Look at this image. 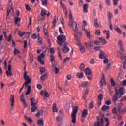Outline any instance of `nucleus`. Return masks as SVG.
Segmentation results:
<instances>
[{
    "instance_id": "obj_1",
    "label": "nucleus",
    "mask_w": 126,
    "mask_h": 126,
    "mask_svg": "<svg viewBox=\"0 0 126 126\" xmlns=\"http://www.w3.org/2000/svg\"><path fill=\"white\" fill-rule=\"evenodd\" d=\"M77 111H78V107L74 106L73 108V111L71 114L72 124L76 123V114H77Z\"/></svg>"
},
{
    "instance_id": "obj_2",
    "label": "nucleus",
    "mask_w": 126,
    "mask_h": 126,
    "mask_svg": "<svg viewBox=\"0 0 126 126\" xmlns=\"http://www.w3.org/2000/svg\"><path fill=\"white\" fill-rule=\"evenodd\" d=\"M69 26L72 28L73 30L75 32V33H77L78 32V29H77V24L74 20H71L69 22Z\"/></svg>"
},
{
    "instance_id": "obj_3",
    "label": "nucleus",
    "mask_w": 126,
    "mask_h": 126,
    "mask_svg": "<svg viewBox=\"0 0 126 126\" xmlns=\"http://www.w3.org/2000/svg\"><path fill=\"white\" fill-rule=\"evenodd\" d=\"M58 43L59 45H63V43H64L66 40V38H65V35H60L57 37Z\"/></svg>"
},
{
    "instance_id": "obj_4",
    "label": "nucleus",
    "mask_w": 126,
    "mask_h": 126,
    "mask_svg": "<svg viewBox=\"0 0 126 126\" xmlns=\"http://www.w3.org/2000/svg\"><path fill=\"white\" fill-rule=\"evenodd\" d=\"M24 78L25 80H27V82H25L26 86H27V85L32 81V79L31 78H29V76L27 75V71H25L24 73Z\"/></svg>"
},
{
    "instance_id": "obj_5",
    "label": "nucleus",
    "mask_w": 126,
    "mask_h": 126,
    "mask_svg": "<svg viewBox=\"0 0 126 126\" xmlns=\"http://www.w3.org/2000/svg\"><path fill=\"white\" fill-rule=\"evenodd\" d=\"M24 78L25 80H27V82H25L26 86H27V85L32 81V79L31 78H29V76L27 75V71H25L24 73Z\"/></svg>"
},
{
    "instance_id": "obj_6",
    "label": "nucleus",
    "mask_w": 126,
    "mask_h": 126,
    "mask_svg": "<svg viewBox=\"0 0 126 126\" xmlns=\"http://www.w3.org/2000/svg\"><path fill=\"white\" fill-rule=\"evenodd\" d=\"M60 5L62 8H63V11L64 12L65 16L67 17L68 15V13L67 12V9H66V7L64 5L63 3V0H61L60 1Z\"/></svg>"
},
{
    "instance_id": "obj_7",
    "label": "nucleus",
    "mask_w": 126,
    "mask_h": 126,
    "mask_svg": "<svg viewBox=\"0 0 126 126\" xmlns=\"http://www.w3.org/2000/svg\"><path fill=\"white\" fill-rule=\"evenodd\" d=\"M116 95H124V88L120 87L119 89H115Z\"/></svg>"
},
{
    "instance_id": "obj_8",
    "label": "nucleus",
    "mask_w": 126,
    "mask_h": 126,
    "mask_svg": "<svg viewBox=\"0 0 126 126\" xmlns=\"http://www.w3.org/2000/svg\"><path fill=\"white\" fill-rule=\"evenodd\" d=\"M43 32L44 33L45 37V38H46V39L49 44V46H51V40H50V38H49L48 37V30L44 28Z\"/></svg>"
},
{
    "instance_id": "obj_9",
    "label": "nucleus",
    "mask_w": 126,
    "mask_h": 126,
    "mask_svg": "<svg viewBox=\"0 0 126 126\" xmlns=\"http://www.w3.org/2000/svg\"><path fill=\"white\" fill-rule=\"evenodd\" d=\"M44 58H45V54L42 53L38 57V60L40 62L41 64H44Z\"/></svg>"
},
{
    "instance_id": "obj_10",
    "label": "nucleus",
    "mask_w": 126,
    "mask_h": 126,
    "mask_svg": "<svg viewBox=\"0 0 126 126\" xmlns=\"http://www.w3.org/2000/svg\"><path fill=\"white\" fill-rule=\"evenodd\" d=\"M108 57V55H107V54L105 53V51L101 50L100 51V54H99V58L100 59H105Z\"/></svg>"
},
{
    "instance_id": "obj_11",
    "label": "nucleus",
    "mask_w": 126,
    "mask_h": 126,
    "mask_svg": "<svg viewBox=\"0 0 126 126\" xmlns=\"http://www.w3.org/2000/svg\"><path fill=\"white\" fill-rule=\"evenodd\" d=\"M82 30H84V31H85L87 38H88L89 39H90V38H91L90 31L89 30H85V26H83L82 27Z\"/></svg>"
},
{
    "instance_id": "obj_12",
    "label": "nucleus",
    "mask_w": 126,
    "mask_h": 126,
    "mask_svg": "<svg viewBox=\"0 0 126 126\" xmlns=\"http://www.w3.org/2000/svg\"><path fill=\"white\" fill-rule=\"evenodd\" d=\"M85 46L87 48V49H88L89 50H90L91 49V47H93V42L90 41L88 42H85Z\"/></svg>"
},
{
    "instance_id": "obj_13",
    "label": "nucleus",
    "mask_w": 126,
    "mask_h": 126,
    "mask_svg": "<svg viewBox=\"0 0 126 126\" xmlns=\"http://www.w3.org/2000/svg\"><path fill=\"white\" fill-rule=\"evenodd\" d=\"M6 73L7 74V76L9 77L12 75V73H11V65H9L8 66V70L6 71Z\"/></svg>"
},
{
    "instance_id": "obj_14",
    "label": "nucleus",
    "mask_w": 126,
    "mask_h": 126,
    "mask_svg": "<svg viewBox=\"0 0 126 126\" xmlns=\"http://www.w3.org/2000/svg\"><path fill=\"white\" fill-rule=\"evenodd\" d=\"M94 126H104V120L101 119V121H97L94 124Z\"/></svg>"
},
{
    "instance_id": "obj_15",
    "label": "nucleus",
    "mask_w": 126,
    "mask_h": 126,
    "mask_svg": "<svg viewBox=\"0 0 126 126\" xmlns=\"http://www.w3.org/2000/svg\"><path fill=\"white\" fill-rule=\"evenodd\" d=\"M98 39L100 43H102V45H106L108 43V41L103 37H98Z\"/></svg>"
},
{
    "instance_id": "obj_16",
    "label": "nucleus",
    "mask_w": 126,
    "mask_h": 126,
    "mask_svg": "<svg viewBox=\"0 0 126 126\" xmlns=\"http://www.w3.org/2000/svg\"><path fill=\"white\" fill-rule=\"evenodd\" d=\"M41 96H43L44 97H47V98H48V97H49L50 96L49 95V93H48V92H47V91H41Z\"/></svg>"
},
{
    "instance_id": "obj_17",
    "label": "nucleus",
    "mask_w": 126,
    "mask_h": 126,
    "mask_svg": "<svg viewBox=\"0 0 126 126\" xmlns=\"http://www.w3.org/2000/svg\"><path fill=\"white\" fill-rule=\"evenodd\" d=\"M10 101L11 103V107L14 106V95H11L10 97Z\"/></svg>"
},
{
    "instance_id": "obj_18",
    "label": "nucleus",
    "mask_w": 126,
    "mask_h": 126,
    "mask_svg": "<svg viewBox=\"0 0 126 126\" xmlns=\"http://www.w3.org/2000/svg\"><path fill=\"white\" fill-rule=\"evenodd\" d=\"M62 51L64 54H66V53H68V52H69V48L67 46H64L62 48Z\"/></svg>"
},
{
    "instance_id": "obj_19",
    "label": "nucleus",
    "mask_w": 126,
    "mask_h": 126,
    "mask_svg": "<svg viewBox=\"0 0 126 126\" xmlns=\"http://www.w3.org/2000/svg\"><path fill=\"white\" fill-rule=\"evenodd\" d=\"M106 84V80H105V77L104 76L101 78L100 80V87H103V85Z\"/></svg>"
},
{
    "instance_id": "obj_20",
    "label": "nucleus",
    "mask_w": 126,
    "mask_h": 126,
    "mask_svg": "<svg viewBox=\"0 0 126 126\" xmlns=\"http://www.w3.org/2000/svg\"><path fill=\"white\" fill-rule=\"evenodd\" d=\"M114 30H115L116 32H117V33H118V34H119L120 35H122V34H123V32L122 31V30H121L120 28L118 27H115Z\"/></svg>"
},
{
    "instance_id": "obj_21",
    "label": "nucleus",
    "mask_w": 126,
    "mask_h": 126,
    "mask_svg": "<svg viewBox=\"0 0 126 126\" xmlns=\"http://www.w3.org/2000/svg\"><path fill=\"white\" fill-rule=\"evenodd\" d=\"M103 34H105L106 35V39L109 40L110 39V31L104 30L103 31Z\"/></svg>"
},
{
    "instance_id": "obj_22",
    "label": "nucleus",
    "mask_w": 126,
    "mask_h": 126,
    "mask_svg": "<svg viewBox=\"0 0 126 126\" xmlns=\"http://www.w3.org/2000/svg\"><path fill=\"white\" fill-rule=\"evenodd\" d=\"M88 4H85L83 6V10L85 13L88 12Z\"/></svg>"
},
{
    "instance_id": "obj_23",
    "label": "nucleus",
    "mask_w": 126,
    "mask_h": 126,
    "mask_svg": "<svg viewBox=\"0 0 126 126\" xmlns=\"http://www.w3.org/2000/svg\"><path fill=\"white\" fill-rule=\"evenodd\" d=\"M52 110L54 113H58V111H59V110L58 109V108H57V104L56 103H54L53 104Z\"/></svg>"
},
{
    "instance_id": "obj_24",
    "label": "nucleus",
    "mask_w": 126,
    "mask_h": 126,
    "mask_svg": "<svg viewBox=\"0 0 126 126\" xmlns=\"http://www.w3.org/2000/svg\"><path fill=\"white\" fill-rule=\"evenodd\" d=\"M31 101V105H37V104H38V101H37L35 98H32Z\"/></svg>"
},
{
    "instance_id": "obj_25",
    "label": "nucleus",
    "mask_w": 126,
    "mask_h": 126,
    "mask_svg": "<svg viewBox=\"0 0 126 126\" xmlns=\"http://www.w3.org/2000/svg\"><path fill=\"white\" fill-rule=\"evenodd\" d=\"M84 76V75L83 74V72H78L76 74V77L77 78L81 79L83 78V77Z\"/></svg>"
},
{
    "instance_id": "obj_26",
    "label": "nucleus",
    "mask_w": 126,
    "mask_h": 126,
    "mask_svg": "<svg viewBox=\"0 0 126 126\" xmlns=\"http://www.w3.org/2000/svg\"><path fill=\"white\" fill-rule=\"evenodd\" d=\"M48 77V74H45L43 75H42L40 77V80L41 81H44V80H46Z\"/></svg>"
},
{
    "instance_id": "obj_27",
    "label": "nucleus",
    "mask_w": 126,
    "mask_h": 126,
    "mask_svg": "<svg viewBox=\"0 0 126 126\" xmlns=\"http://www.w3.org/2000/svg\"><path fill=\"white\" fill-rule=\"evenodd\" d=\"M86 116H87V110L84 109L82 111V118H86Z\"/></svg>"
},
{
    "instance_id": "obj_28",
    "label": "nucleus",
    "mask_w": 126,
    "mask_h": 126,
    "mask_svg": "<svg viewBox=\"0 0 126 126\" xmlns=\"http://www.w3.org/2000/svg\"><path fill=\"white\" fill-rule=\"evenodd\" d=\"M82 86L83 87H88L90 86V84L88 82H83L82 83Z\"/></svg>"
},
{
    "instance_id": "obj_29",
    "label": "nucleus",
    "mask_w": 126,
    "mask_h": 126,
    "mask_svg": "<svg viewBox=\"0 0 126 126\" xmlns=\"http://www.w3.org/2000/svg\"><path fill=\"white\" fill-rule=\"evenodd\" d=\"M13 12V8L12 6L9 7L7 9V15Z\"/></svg>"
},
{
    "instance_id": "obj_30",
    "label": "nucleus",
    "mask_w": 126,
    "mask_h": 126,
    "mask_svg": "<svg viewBox=\"0 0 126 126\" xmlns=\"http://www.w3.org/2000/svg\"><path fill=\"white\" fill-rule=\"evenodd\" d=\"M37 125L38 126H44V120L42 119L38 120L37 121Z\"/></svg>"
},
{
    "instance_id": "obj_31",
    "label": "nucleus",
    "mask_w": 126,
    "mask_h": 126,
    "mask_svg": "<svg viewBox=\"0 0 126 126\" xmlns=\"http://www.w3.org/2000/svg\"><path fill=\"white\" fill-rule=\"evenodd\" d=\"M94 23L96 28H98V27H99V24L98 23V19H97V18H95L94 19Z\"/></svg>"
},
{
    "instance_id": "obj_32",
    "label": "nucleus",
    "mask_w": 126,
    "mask_h": 126,
    "mask_svg": "<svg viewBox=\"0 0 126 126\" xmlns=\"http://www.w3.org/2000/svg\"><path fill=\"white\" fill-rule=\"evenodd\" d=\"M32 108H31V112H34L37 110V106L35 104H31Z\"/></svg>"
},
{
    "instance_id": "obj_33",
    "label": "nucleus",
    "mask_w": 126,
    "mask_h": 126,
    "mask_svg": "<svg viewBox=\"0 0 126 126\" xmlns=\"http://www.w3.org/2000/svg\"><path fill=\"white\" fill-rule=\"evenodd\" d=\"M47 11L45 9H42L41 11V15L42 17H45L47 15Z\"/></svg>"
},
{
    "instance_id": "obj_34",
    "label": "nucleus",
    "mask_w": 126,
    "mask_h": 126,
    "mask_svg": "<svg viewBox=\"0 0 126 126\" xmlns=\"http://www.w3.org/2000/svg\"><path fill=\"white\" fill-rule=\"evenodd\" d=\"M58 17H57L56 16H55L54 18V20L52 24V25L53 27L56 26V24L58 22Z\"/></svg>"
},
{
    "instance_id": "obj_35",
    "label": "nucleus",
    "mask_w": 126,
    "mask_h": 126,
    "mask_svg": "<svg viewBox=\"0 0 126 126\" xmlns=\"http://www.w3.org/2000/svg\"><path fill=\"white\" fill-rule=\"evenodd\" d=\"M20 54V50H18L17 48H14V54L15 56H17Z\"/></svg>"
},
{
    "instance_id": "obj_36",
    "label": "nucleus",
    "mask_w": 126,
    "mask_h": 126,
    "mask_svg": "<svg viewBox=\"0 0 126 126\" xmlns=\"http://www.w3.org/2000/svg\"><path fill=\"white\" fill-rule=\"evenodd\" d=\"M50 61L52 63V64H56V63H55V56H54V55H50Z\"/></svg>"
},
{
    "instance_id": "obj_37",
    "label": "nucleus",
    "mask_w": 126,
    "mask_h": 126,
    "mask_svg": "<svg viewBox=\"0 0 126 126\" xmlns=\"http://www.w3.org/2000/svg\"><path fill=\"white\" fill-rule=\"evenodd\" d=\"M39 70L40 71L41 74H43L44 73H45L46 72V69H45V68H44L43 67H40L39 68Z\"/></svg>"
},
{
    "instance_id": "obj_38",
    "label": "nucleus",
    "mask_w": 126,
    "mask_h": 126,
    "mask_svg": "<svg viewBox=\"0 0 126 126\" xmlns=\"http://www.w3.org/2000/svg\"><path fill=\"white\" fill-rule=\"evenodd\" d=\"M75 38L76 40V44L78 45V46H80L81 44H80V38H78L77 36H75Z\"/></svg>"
},
{
    "instance_id": "obj_39",
    "label": "nucleus",
    "mask_w": 126,
    "mask_h": 126,
    "mask_svg": "<svg viewBox=\"0 0 126 126\" xmlns=\"http://www.w3.org/2000/svg\"><path fill=\"white\" fill-rule=\"evenodd\" d=\"M108 110H110V106L104 105L102 108V111H108Z\"/></svg>"
},
{
    "instance_id": "obj_40",
    "label": "nucleus",
    "mask_w": 126,
    "mask_h": 126,
    "mask_svg": "<svg viewBox=\"0 0 126 126\" xmlns=\"http://www.w3.org/2000/svg\"><path fill=\"white\" fill-rule=\"evenodd\" d=\"M25 119L28 121V122H29V123H30V124H32V123H33V120L32 119V118H31V117L28 118L27 117V116H25Z\"/></svg>"
},
{
    "instance_id": "obj_41",
    "label": "nucleus",
    "mask_w": 126,
    "mask_h": 126,
    "mask_svg": "<svg viewBox=\"0 0 126 126\" xmlns=\"http://www.w3.org/2000/svg\"><path fill=\"white\" fill-rule=\"evenodd\" d=\"M52 66L54 67L55 69V74H58L60 70L56 67V64H52Z\"/></svg>"
},
{
    "instance_id": "obj_42",
    "label": "nucleus",
    "mask_w": 126,
    "mask_h": 126,
    "mask_svg": "<svg viewBox=\"0 0 126 126\" xmlns=\"http://www.w3.org/2000/svg\"><path fill=\"white\" fill-rule=\"evenodd\" d=\"M27 87H28V90L27 91V92L26 93V95H28V94H29V93H30L31 91V86H30V85H27Z\"/></svg>"
},
{
    "instance_id": "obj_43",
    "label": "nucleus",
    "mask_w": 126,
    "mask_h": 126,
    "mask_svg": "<svg viewBox=\"0 0 126 126\" xmlns=\"http://www.w3.org/2000/svg\"><path fill=\"white\" fill-rule=\"evenodd\" d=\"M85 72L86 74H88V75H90V74H91V70H90V69H89V68H87Z\"/></svg>"
},
{
    "instance_id": "obj_44",
    "label": "nucleus",
    "mask_w": 126,
    "mask_h": 126,
    "mask_svg": "<svg viewBox=\"0 0 126 126\" xmlns=\"http://www.w3.org/2000/svg\"><path fill=\"white\" fill-rule=\"evenodd\" d=\"M107 14H108V18L109 19V21H110L111 20V19H112V18L113 17V14L112 13H111V12L108 11L107 12Z\"/></svg>"
},
{
    "instance_id": "obj_45",
    "label": "nucleus",
    "mask_w": 126,
    "mask_h": 126,
    "mask_svg": "<svg viewBox=\"0 0 126 126\" xmlns=\"http://www.w3.org/2000/svg\"><path fill=\"white\" fill-rule=\"evenodd\" d=\"M80 50L81 53H85V47L84 46H80Z\"/></svg>"
},
{
    "instance_id": "obj_46",
    "label": "nucleus",
    "mask_w": 126,
    "mask_h": 126,
    "mask_svg": "<svg viewBox=\"0 0 126 126\" xmlns=\"http://www.w3.org/2000/svg\"><path fill=\"white\" fill-rule=\"evenodd\" d=\"M117 96H118V95L116 94L115 95L113 96L112 97V100L113 101H114V103H116V102L118 101V97Z\"/></svg>"
},
{
    "instance_id": "obj_47",
    "label": "nucleus",
    "mask_w": 126,
    "mask_h": 126,
    "mask_svg": "<svg viewBox=\"0 0 126 126\" xmlns=\"http://www.w3.org/2000/svg\"><path fill=\"white\" fill-rule=\"evenodd\" d=\"M85 68V65H84V63H81L80 65V69L81 70H84Z\"/></svg>"
},
{
    "instance_id": "obj_48",
    "label": "nucleus",
    "mask_w": 126,
    "mask_h": 126,
    "mask_svg": "<svg viewBox=\"0 0 126 126\" xmlns=\"http://www.w3.org/2000/svg\"><path fill=\"white\" fill-rule=\"evenodd\" d=\"M20 100L22 102H25V100H24V94H22L20 96Z\"/></svg>"
},
{
    "instance_id": "obj_49",
    "label": "nucleus",
    "mask_w": 126,
    "mask_h": 126,
    "mask_svg": "<svg viewBox=\"0 0 126 126\" xmlns=\"http://www.w3.org/2000/svg\"><path fill=\"white\" fill-rule=\"evenodd\" d=\"M103 98H104V96L102 94H100L98 95V101H102L103 100Z\"/></svg>"
},
{
    "instance_id": "obj_50",
    "label": "nucleus",
    "mask_w": 126,
    "mask_h": 126,
    "mask_svg": "<svg viewBox=\"0 0 126 126\" xmlns=\"http://www.w3.org/2000/svg\"><path fill=\"white\" fill-rule=\"evenodd\" d=\"M21 20L20 18L16 17L15 18V24H17L18 22H19Z\"/></svg>"
},
{
    "instance_id": "obj_51",
    "label": "nucleus",
    "mask_w": 126,
    "mask_h": 126,
    "mask_svg": "<svg viewBox=\"0 0 126 126\" xmlns=\"http://www.w3.org/2000/svg\"><path fill=\"white\" fill-rule=\"evenodd\" d=\"M41 1L42 2L43 5H47V4H48V0H41Z\"/></svg>"
},
{
    "instance_id": "obj_52",
    "label": "nucleus",
    "mask_w": 126,
    "mask_h": 126,
    "mask_svg": "<svg viewBox=\"0 0 126 126\" xmlns=\"http://www.w3.org/2000/svg\"><path fill=\"white\" fill-rule=\"evenodd\" d=\"M121 84L123 86H126V80H124L123 81H121Z\"/></svg>"
},
{
    "instance_id": "obj_53",
    "label": "nucleus",
    "mask_w": 126,
    "mask_h": 126,
    "mask_svg": "<svg viewBox=\"0 0 126 126\" xmlns=\"http://www.w3.org/2000/svg\"><path fill=\"white\" fill-rule=\"evenodd\" d=\"M95 34L97 35V36H100L101 35V31H100V30H97L95 31Z\"/></svg>"
},
{
    "instance_id": "obj_54",
    "label": "nucleus",
    "mask_w": 126,
    "mask_h": 126,
    "mask_svg": "<svg viewBox=\"0 0 126 126\" xmlns=\"http://www.w3.org/2000/svg\"><path fill=\"white\" fill-rule=\"evenodd\" d=\"M30 58L31 60V63H32L34 61V57H33V55L30 54Z\"/></svg>"
},
{
    "instance_id": "obj_55",
    "label": "nucleus",
    "mask_w": 126,
    "mask_h": 126,
    "mask_svg": "<svg viewBox=\"0 0 126 126\" xmlns=\"http://www.w3.org/2000/svg\"><path fill=\"white\" fill-rule=\"evenodd\" d=\"M41 115H43V111L41 110L38 113L36 114V116L38 117H40Z\"/></svg>"
},
{
    "instance_id": "obj_56",
    "label": "nucleus",
    "mask_w": 126,
    "mask_h": 126,
    "mask_svg": "<svg viewBox=\"0 0 126 126\" xmlns=\"http://www.w3.org/2000/svg\"><path fill=\"white\" fill-rule=\"evenodd\" d=\"M110 82L112 86H115V85H116V83L114 81V79L112 78L110 79Z\"/></svg>"
},
{
    "instance_id": "obj_57",
    "label": "nucleus",
    "mask_w": 126,
    "mask_h": 126,
    "mask_svg": "<svg viewBox=\"0 0 126 126\" xmlns=\"http://www.w3.org/2000/svg\"><path fill=\"white\" fill-rule=\"evenodd\" d=\"M88 94V91H86L85 93L83 94V98L84 99H86V95Z\"/></svg>"
},
{
    "instance_id": "obj_58",
    "label": "nucleus",
    "mask_w": 126,
    "mask_h": 126,
    "mask_svg": "<svg viewBox=\"0 0 126 126\" xmlns=\"http://www.w3.org/2000/svg\"><path fill=\"white\" fill-rule=\"evenodd\" d=\"M94 105V102H93V101L91 102V103L89 104V108L93 109Z\"/></svg>"
},
{
    "instance_id": "obj_59",
    "label": "nucleus",
    "mask_w": 126,
    "mask_h": 126,
    "mask_svg": "<svg viewBox=\"0 0 126 126\" xmlns=\"http://www.w3.org/2000/svg\"><path fill=\"white\" fill-rule=\"evenodd\" d=\"M73 16H72V13H71V12H70L69 13V21H71V20H73V19L72 18Z\"/></svg>"
},
{
    "instance_id": "obj_60",
    "label": "nucleus",
    "mask_w": 126,
    "mask_h": 126,
    "mask_svg": "<svg viewBox=\"0 0 126 126\" xmlns=\"http://www.w3.org/2000/svg\"><path fill=\"white\" fill-rule=\"evenodd\" d=\"M25 34V32H18V35H19L20 37H22Z\"/></svg>"
},
{
    "instance_id": "obj_61",
    "label": "nucleus",
    "mask_w": 126,
    "mask_h": 126,
    "mask_svg": "<svg viewBox=\"0 0 126 126\" xmlns=\"http://www.w3.org/2000/svg\"><path fill=\"white\" fill-rule=\"evenodd\" d=\"M27 48V41L25 40L24 41V49Z\"/></svg>"
},
{
    "instance_id": "obj_62",
    "label": "nucleus",
    "mask_w": 126,
    "mask_h": 126,
    "mask_svg": "<svg viewBox=\"0 0 126 126\" xmlns=\"http://www.w3.org/2000/svg\"><path fill=\"white\" fill-rule=\"evenodd\" d=\"M49 51L51 54H54V53H55V49L53 48H50Z\"/></svg>"
},
{
    "instance_id": "obj_63",
    "label": "nucleus",
    "mask_w": 126,
    "mask_h": 126,
    "mask_svg": "<svg viewBox=\"0 0 126 126\" xmlns=\"http://www.w3.org/2000/svg\"><path fill=\"white\" fill-rule=\"evenodd\" d=\"M72 76H71V75H67L66 76V78L67 79V80H70L72 78Z\"/></svg>"
},
{
    "instance_id": "obj_64",
    "label": "nucleus",
    "mask_w": 126,
    "mask_h": 126,
    "mask_svg": "<svg viewBox=\"0 0 126 126\" xmlns=\"http://www.w3.org/2000/svg\"><path fill=\"white\" fill-rule=\"evenodd\" d=\"M105 122H106V123H107L106 126H109V119L107 118H105Z\"/></svg>"
}]
</instances>
